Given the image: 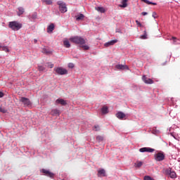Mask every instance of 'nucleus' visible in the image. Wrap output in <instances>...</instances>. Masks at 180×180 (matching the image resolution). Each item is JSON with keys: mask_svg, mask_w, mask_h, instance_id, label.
Returning <instances> with one entry per match:
<instances>
[{"mask_svg": "<svg viewBox=\"0 0 180 180\" xmlns=\"http://www.w3.org/2000/svg\"><path fill=\"white\" fill-rule=\"evenodd\" d=\"M69 40L72 43H75V44H79L80 46H82V44H85L86 43V39L79 36L70 37Z\"/></svg>", "mask_w": 180, "mask_h": 180, "instance_id": "f257e3e1", "label": "nucleus"}, {"mask_svg": "<svg viewBox=\"0 0 180 180\" xmlns=\"http://www.w3.org/2000/svg\"><path fill=\"white\" fill-rule=\"evenodd\" d=\"M8 27L12 30L18 31L22 29V23L18 21H11L9 22Z\"/></svg>", "mask_w": 180, "mask_h": 180, "instance_id": "f03ea898", "label": "nucleus"}, {"mask_svg": "<svg viewBox=\"0 0 180 180\" xmlns=\"http://www.w3.org/2000/svg\"><path fill=\"white\" fill-rule=\"evenodd\" d=\"M20 102L23 104L24 108H32V101L26 97H20Z\"/></svg>", "mask_w": 180, "mask_h": 180, "instance_id": "7ed1b4c3", "label": "nucleus"}, {"mask_svg": "<svg viewBox=\"0 0 180 180\" xmlns=\"http://www.w3.org/2000/svg\"><path fill=\"white\" fill-rule=\"evenodd\" d=\"M53 71H55L56 74H58V75H65L68 74V70L63 68H54Z\"/></svg>", "mask_w": 180, "mask_h": 180, "instance_id": "20e7f679", "label": "nucleus"}, {"mask_svg": "<svg viewBox=\"0 0 180 180\" xmlns=\"http://www.w3.org/2000/svg\"><path fill=\"white\" fill-rule=\"evenodd\" d=\"M58 5L59 6V10L61 13H65L67 12V5H65V3L64 1H58L57 2Z\"/></svg>", "mask_w": 180, "mask_h": 180, "instance_id": "39448f33", "label": "nucleus"}, {"mask_svg": "<svg viewBox=\"0 0 180 180\" xmlns=\"http://www.w3.org/2000/svg\"><path fill=\"white\" fill-rule=\"evenodd\" d=\"M155 161H164L165 160V155H164V153L159 152L155 155Z\"/></svg>", "mask_w": 180, "mask_h": 180, "instance_id": "423d86ee", "label": "nucleus"}, {"mask_svg": "<svg viewBox=\"0 0 180 180\" xmlns=\"http://www.w3.org/2000/svg\"><path fill=\"white\" fill-rule=\"evenodd\" d=\"M165 175H168L169 176H170L172 179L176 178V173L174 171H171V169H166L165 170Z\"/></svg>", "mask_w": 180, "mask_h": 180, "instance_id": "0eeeda50", "label": "nucleus"}, {"mask_svg": "<svg viewBox=\"0 0 180 180\" xmlns=\"http://www.w3.org/2000/svg\"><path fill=\"white\" fill-rule=\"evenodd\" d=\"M155 150L151 148H141L139 149L140 153H154Z\"/></svg>", "mask_w": 180, "mask_h": 180, "instance_id": "6e6552de", "label": "nucleus"}, {"mask_svg": "<svg viewBox=\"0 0 180 180\" xmlns=\"http://www.w3.org/2000/svg\"><path fill=\"white\" fill-rule=\"evenodd\" d=\"M142 81H143L145 84H154V81L148 77H146V75H143L142 77Z\"/></svg>", "mask_w": 180, "mask_h": 180, "instance_id": "1a4fd4ad", "label": "nucleus"}, {"mask_svg": "<svg viewBox=\"0 0 180 180\" xmlns=\"http://www.w3.org/2000/svg\"><path fill=\"white\" fill-rule=\"evenodd\" d=\"M41 172H43V174H45L46 176H49L50 178H53V176H54L53 173H51V172L46 170V169H42Z\"/></svg>", "mask_w": 180, "mask_h": 180, "instance_id": "9d476101", "label": "nucleus"}, {"mask_svg": "<svg viewBox=\"0 0 180 180\" xmlns=\"http://www.w3.org/2000/svg\"><path fill=\"white\" fill-rule=\"evenodd\" d=\"M117 43V39L111 40L108 42L104 44V47H110V46H113Z\"/></svg>", "mask_w": 180, "mask_h": 180, "instance_id": "9b49d317", "label": "nucleus"}, {"mask_svg": "<svg viewBox=\"0 0 180 180\" xmlns=\"http://www.w3.org/2000/svg\"><path fill=\"white\" fill-rule=\"evenodd\" d=\"M116 117H117V119H120V120H123V119L126 117V114L122 112H118L116 114Z\"/></svg>", "mask_w": 180, "mask_h": 180, "instance_id": "f8f14e48", "label": "nucleus"}, {"mask_svg": "<svg viewBox=\"0 0 180 180\" xmlns=\"http://www.w3.org/2000/svg\"><path fill=\"white\" fill-rule=\"evenodd\" d=\"M115 68L117 70H129V67L126 65H117Z\"/></svg>", "mask_w": 180, "mask_h": 180, "instance_id": "ddd939ff", "label": "nucleus"}, {"mask_svg": "<svg viewBox=\"0 0 180 180\" xmlns=\"http://www.w3.org/2000/svg\"><path fill=\"white\" fill-rule=\"evenodd\" d=\"M56 103H60V105H62L63 106H65V105H67V101H65L64 99L63 98H58L56 100Z\"/></svg>", "mask_w": 180, "mask_h": 180, "instance_id": "4468645a", "label": "nucleus"}, {"mask_svg": "<svg viewBox=\"0 0 180 180\" xmlns=\"http://www.w3.org/2000/svg\"><path fill=\"white\" fill-rule=\"evenodd\" d=\"M51 115L52 116H60V110L53 109L51 112Z\"/></svg>", "mask_w": 180, "mask_h": 180, "instance_id": "2eb2a0df", "label": "nucleus"}, {"mask_svg": "<svg viewBox=\"0 0 180 180\" xmlns=\"http://www.w3.org/2000/svg\"><path fill=\"white\" fill-rule=\"evenodd\" d=\"M63 46L66 47V49H70L71 47V44H70V41L68 39H65L63 41Z\"/></svg>", "mask_w": 180, "mask_h": 180, "instance_id": "dca6fc26", "label": "nucleus"}, {"mask_svg": "<svg viewBox=\"0 0 180 180\" xmlns=\"http://www.w3.org/2000/svg\"><path fill=\"white\" fill-rule=\"evenodd\" d=\"M101 112H102L103 115H106L107 113H109V110H108V108L106 105H104L101 108Z\"/></svg>", "mask_w": 180, "mask_h": 180, "instance_id": "f3484780", "label": "nucleus"}, {"mask_svg": "<svg viewBox=\"0 0 180 180\" xmlns=\"http://www.w3.org/2000/svg\"><path fill=\"white\" fill-rule=\"evenodd\" d=\"M53 30H54V24L52 23L47 27V33H52Z\"/></svg>", "mask_w": 180, "mask_h": 180, "instance_id": "a211bd4d", "label": "nucleus"}, {"mask_svg": "<svg viewBox=\"0 0 180 180\" xmlns=\"http://www.w3.org/2000/svg\"><path fill=\"white\" fill-rule=\"evenodd\" d=\"M75 18H76V20L77 21L84 20V18H85V15H84V14L80 13L76 15Z\"/></svg>", "mask_w": 180, "mask_h": 180, "instance_id": "6ab92c4d", "label": "nucleus"}, {"mask_svg": "<svg viewBox=\"0 0 180 180\" xmlns=\"http://www.w3.org/2000/svg\"><path fill=\"white\" fill-rule=\"evenodd\" d=\"M18 16H20V15H23V13H25V8L22 7H19L18 8Z\"/></svg>", "mask_w": 180, "mask_h": 180, "instance_id": "aec40b11", "label": "nucleus"}, {"mask_svg": "<svg viewBox=\"0 0 180 180\" xmlns=\"http://www.w3.org/2000/svg\"><path fill=\"white\" fill-rule=\"evenodd\" d=\"M129 0H122V5H120V8H127V2Z\"/></svg>", "mask_w": 180, "mask_h": 180, "instance_id": "412c9836", "label": "nucleus"}, {"mask_svg": "<svg viewBox=\"0 0 180 180\" xmlns=\"http://www.w3.org/2000/svg\"><path fill=\"white\" fill-rule=\"evenodd\" d=\"M96 11H98V12H101V13H105V12L103 7H96Z\"/></svg>", "mask_w": 180, "mask_h": 180, "instance_id": "4be33fe9", "label": "nucleus"}, {"mask_svg": "<svg viewBox=\"0 0 180 180\" xmlns=\"http://www.w3.org/2000/svg\"><path fill=\"white\" fill-rule=\"evenodd\" d=\"M142 2H144L145 4H147V5H157V3H153L148 0H141Z\"/></svg>", "mask_w": 180, "mask_h": 180, "instance_id": "5701e85b", "label": "nucleus"}, {"mask_svg": "<svg viewBox=\"0 0 180 180\" xmlns=\"http://www.w3.org/2000/svg\"><path fill=\"white\" fill-rule=\"evenodd\" d=\"M41 1L46 5H52L53 4V0H41Z\"/></svg>", "mask_w": 180, "mask_h": 180, "instance_id": "b1692460", "label": "nucleus"}, {"mask_svg": "<svg viewBox=\"0 0 180 180\" xmlns=\"http://www.w3.org/2000/svg\"><path fill=\"white\" fill-rule=\"evenodd\" d=\"M142 165H143V162H141V161H137L135 163L136 168H140Z\"/></svg>", "mask_w": 180, "mask_h": 180, "instance_id": "393cba45", "label": "nucleus"}, {"mask_svg": "<svg viewBox=\"0 0 180 180\" xmlns=\"http://www.w3.org/2000/svg\"><path fill=\"white\" fill-rule=\"evenodd\" d=\"M42 53H44V54H51V51L49 50V49H46V48H44V49L42 50Z\"/></svg>", "mask_w": 180, "mask_h": 180, "instance_id": "a878e982", "label": "nucleus"}, {"mask_svg": "<svg viewBox=\"0 0 180 180\" xmlns=\"http://www.w3.org/2000/svg\"><path fill=\"white\" fill-rule=\"evenodd\" d=\"M98 175H102L103 176H105V169H102L101 170H98Z\"/></svg>", "mask_w": 180, "mask_h": 180, "instance_id": "bb28decb", "label": "nucleus"}, {"mask_svg": "<svg viewBox=\"0 0 180 180\" xmlns=\"http://www.w3.org/2000/svg\"><path fill=\"white\" fill-rule=\"evenodd\" d=\"M0 112L1 113H7L8 110L4 107H0Z\"/></svg>", "mask_w": 180, "mask_h": 180, "instance_id": "cd10ccee", "label": "nucleus"}, {"mask_svg": "<svg viewBox=\"0 0 180 180\" xmlns=\"http://www.w3.org/2000/svg\"><path fill=\"white\" fill-rule=\"evenodd\" d=\"M93 130H94V131H99V130H101V127L99 125H95L93 128Z\"/></svg>", "mask_w": 180, "mask_h": 180, "instance_id": "c85d7f7f", "label": "nucleus"}, {"mask_svg": "<svg viewBox=\"0 0 180 180\" xmlns=\"http://www.w3.org/2000/svg\"><path fill=\"white\" fill-rule=\"evenodd\" d=\"M141 39H147V32L145 30L143 35L141 36Z\"/></svg>", "mask_w": 180, "mask_h": 180, "instance_id": "c756f323", "label": "nucleus"}, {"mask_svg": "<svg viewBox=\"0 0 180 180\" xmlns=\"http://www.w3.org/2000/svg\"><path fill=\"white\" fill-rule=\"evenodd\" d=\"M39 71H44L46 70V68L44 66L39 65L38 66Z\"/></svg>", "mask_w": 180, "mask_h": 180, "instance_id": "7c9ffc66", "label": "nucleus"}, {"mask_svg": "<svg viewBox=\"0 0 180 180\" xmlns=\"http://www.w3.org/2000/svg\"><path fill=\"white\" fill-rule=\"evenodd\" d=\"M96 140H97V141H103V137L101 136H98L96 137Z\"/></svg>", "mask_w": 180, "mask_h": 180, "instance_id": "2f4dec72", "label": "nucleus"}, {"mask_svg": "<svg viewBox=\"0 0 180 180\" xmlns=\"http://www.w3.org/2000/svg\"><path fill=\"white\" fill-rule=\"evenodd\" d=\"M144 180H154V179L151 178L150 176H144Z\"/></svg>", "mask_w": 180, "mask_h": 180, "instance_id": "473e14b6", "label": "nucleus"}, {"mask_svg": "<svg viewBox=\"0 0 180 180\" xmlns=\"http://www.w3.org/2000/svg\"><path fill=\"white\" fill-rule=\"evenodd\" d=\"M68 67L69 68H74V67H75V65H74V63H68Z\"/></svg>", "mask_w": 180, "mask_h": 180, "instance_id": "72a5a7b5", "label": "nucleus"}, {"mask_svg": "<svg viewBox=\"0 0 180 180\" xmlns=\"http://www.w3.org/2000/svg\"><path fill=\"white\" fill-rule=\"evenodd\" d=\"M82 47L83 48L84 50L89 49V46L88 45H82Z\"/></svg>", "mask_w": 180, "mask_h": 180, "instance_id": "f704fd0d", "label": "nucleus"}, {"mask_svg": "<svg viewBox=\"0 0 180 180\" xmlns=\"http://www.w3.org/2000/svg\"><path fill=\"white\" fill-rule=\"evenodd\" d=\"M31 18L32 19H37V13H34V14L32 15Z\"/></svg>", "mask_w": 180, "mask_h": 180, "instance_id": "c9c22d12", "label": "nucleus"}, {"mask_svg": "<svg viewBox=\"0 0 180 180\" xmlns=\"http://www.w3.org/2000/svg\"><path fill=\"white\" fill-rule=\"evenodd\" d=\"M152 16L154 18V19H157V13L153 12Z\"/></svg>", "mask_w": 180, "mask_h": 180, "instance_id": "e433bc0d", "label": "nucleus"}, {"mask_svg": "<svg viewBox=\"0 0 180 180\" xmlns=\"http://www.w3.org/2000/svg\"><path fill=\"white\" fill-rule=\"evenodd\" d=\"M136 25H138V26H139L140 27H141V26H142V25H141V23H140V22H139V20H136Z\"/></svg>", "mask_w": 180, "mask_h": 180, "instance_id": "4c0bfd02", "label": "nucleus"}, {"mask_svg": "<svg viewBox=\"0 0 180 180\" xmlns=\"http://www.w3.org/2000/svg\"><path fill=\"white\" fill-rule=\"evenodd\" d=\"M48 67H49V68H53V67H54V65L48 63Z\"/></svg>", "mask_w": 180, "mask_h": 180, "instance_id": "58836bf2", "label": "nucleus"}, {"mask_svg": "<svg viewBox=\"0 0 180 180\" xmlns=\"http://www.w3.org/2000/svg\"><path fill=\"white\" fill-rule=\"evenodd\" d=\"M143 16H146V15H148L147 12H142Z\"/></svg>", "mask_w": 180, "mask_h": 180, "instance_id": "ea45409f", "label": "nucleus"}, {"mask_svg": "<svg viewBox=\"0 0 180 180\" xmlns=\"http://www.w3.org/2000/svg\"><path fill=\"white\" fill-rule=\"evenodd\" d=\"M4 51H9V49L7 47L4 48Z\"/></svg>", "mask_w": 180, "mask_h": 180, "instance_id": "a19ab883", "label": "nucleus"}, {"mask_svg": "<svg viewBox=\"0 0 180 180\" xmlns=\"http://www.w3.org/2000/svg\"><path fill=\"white\" fill-rule=\"evenodd\" d=\"M3 97H4V93L0 91V98H3Z\"/></svg>", "mask_w": 180, "mask_h": 180, "instance_id": "79ce46f5", "label": "nucleus"}, {"mask_svg": "<svg viewBox=\"0 0 180 180\" xmlns=\"http://www.w3.org/2000/svg\"><path fill=\"white\" fill-rule=\"evenodd\" d=\"M172 39H173L174 40H175L176 38H175V37H172Z\"/></svg>", "mask_w": 180, "mask_h": 180, "instance_id": "37998d69", "label": "nucleus"}]
</instances>
